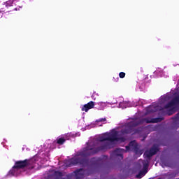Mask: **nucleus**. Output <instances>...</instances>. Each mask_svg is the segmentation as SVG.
<instances>
[{
	"label": "nucleus",
	"mask_w": 179,
	"mask_h": 179,
	"mask_svg": "<svg viewBox=\"0 0 179 179\" xmlns=\"http://www.w3.org/2000/svg\"><path fill=\"white\" fill-rule=\"evenodd\" d=\"M117 136L118 131H117L103 134L98 138V141L105 143L101 144V145L97 148H96L94 144L90 145L87 143V145L84 148L82 151L78 152L76 157L69 159V167L76 166V164H80V166H83V167L89 166V159H87V156H93V155H96L99 153V152L111 149V148H113V142L118 141Z\"/></svg>",
	"instance_id": "f257e3e1"
},
{
	"label": "nucleus",
	"mask_w": 179,
	"mask_h": 179,
	"mask_svg": "<svg viewBox=\"0 0 179 179\" xmlns=\"http://www.w3.org/2000/svg\"><path fill=\"white\" fill-rule=\"evenodd\" d=\"M29 159L15 162V165L8 172L9 176H15V174H16V173L17 172V170H20V169H24V167H27V166H29Z\"/></svg>",
	"instance_id": "f03ea898"
},
{
	"label": "nucleus",
	"mask_w": 179,
	"mask_h": 179,
	"mask_svg": "<svg viewBox=\"0 0 179 179\" xmlns=\"http://www.w3.org/2000/svg\"><path fill=\"white\" fill-rule=\"evenodd\" d=\"M139 125V122L132 121L127 124L124 128L121 129V134L122 135H128L129 134H132L134 131V128L135 127H138Z\"/></svg>",
	"instance_id": "7ed1b4c3"
},
{
	"label": "nucleus",
	"mask_w": 179,
	"mask_h": 179,
	"mask_svg": "<svg viewBox=\"0 0 179 179\" xmlns=\"http://www.w3.org/2000/svg\"><path fill=\"white\" fill-rule=\"evenodd\" d=\"M126 150H134L136 155H139V148H138V143L134 140L129 143V145L126 146Z\"/></svg>",
	"instance_id": "20e7f679"
},
{
	"label": "nucleus",
	"mask_w": 179,
	"mask_h": 179,
	"mask_svg": "<svg viewBox=\"0 0 179 179\" xmlns=\"http://www.w3.org/2000/svg\"><path fill=\"white\" fill-rule=\"evenodd\" d=\"M157 152H159V148L156 145H153L148 151L145 152L144 156L150 159L152 156H155Z\"/></svg>",
	"instance_id": "39448f33"
},
{
	"label": "nucleus",
	"mask_w": 179,
	"mask_h": 179,
	"mask_svg": "<svg viewBox=\"0 0 179 179\" xmlns=\"http://www.w3.org/2000/svg\"><path fill=\"white\" fill-rule=\"evenodd\" d=\"M164 120V117H157V118H151V117H145L143 119L144 122L146 124H157V122H162Z\"/></svg>",
	"instance_id": "423d86ee"
},
{
	"label": "nucleus",
	"mask_w": 179,
	"mask_h": 179,
	"mask_svg": "<svg viewBox=\"0 0 179 179\" xmlns=\"http://www.w3.org/2000/svg\"><path fill=\"white\" fill-rule=\"evenodd\" d=\"M124 152H127V151L124 149L117 148L111 153L110 156L111 157H113V156H116V157L119 156L120 157H121V159H124V155H122Z\"/></svg>",
	"instance_id": "0eeeda50"
},
{
	"label": "nucleus",
	"mask_w": 179,
	"mask_h": 179,
	"mask_svg": "<svg viewBox=\"0 0 179 179\" xmlns=\"http://www.w3.org/2000/svg\"><path fill=\"white\" fill-rule=\"evenodd\" d=\"M92 108H94V102L92 101L88 102L87 104H85L82 107L81 110L87 113V111H89V110H92Z\"/></svg>",
	"instance_id": "6e6552de"
},
{
	"label": "nucleus",
	"mask_w": 179,
	"mask_h": 179,
	"mask_svg": "<svg viewBox=\"0 0 179 179\" xmlns=\"http://www.w3.org/2000/svg\"><path fill=\"white\" fill-rule=\"evenodd\" d=\"M74 173L76 174V179H82L85 177V170L83 169H77Z\"/></svg>",
	"instance_id": "1a4fd4ad"
},
{
	"label": "nucleus",
	"mask_w": 179,
	"mask_h": 179,
	"mask_svg": "<svg viewBox=\"0 0 179 179\" xmlns=\"http://www.w3.org/2000/svg\"><path fill=\"white\" fill-rule=\"evenodd\" d=\"M91 162H92V163H94V164H95L96 166H101V164H103V163H104V162L103 161V159L101 157L99 158H92L91 159Z\"/></svg>",
	"instance_id": "9d476101"
},
{
	"label": "nucleus",
	"mask_w": 179,
	"mask_h": 179,
	"mask_svg": "<svg viewBox=\"0 0 179 179\" xmlns=\"http://www.w3.org/2000/svg\"><path fill=\"white\" fill-rule=\"evenodd\" d=\"M155 107L153 106H150L145 108L146 114H150V113H155Z\"/></svg>",
	"instance_id": "9b49d317"
},
{
	"label": "nucleus",
	"mask_w": 179,
	"mask_h": 179,
	"mask_svg": "<svg viewBox=\"0 0 179 179\" xmlns=\"http://www.w3.org/2000/svg\"><path fill=\"white\" fill-rule=\"evenodd\" d=\"M54 176H55V177H56V178L59 179V178H61V177H62L64 175L62 174V172L56 171H55V173H54Z\"/></svg>",
	"instance_id": "f8f14e48"
},
{
	"label": "nucleus",
	"mask_w": 179,
	"mask_h": 179,
	"mask_svg": "<svg viewBox=\"0 0 179 179\" xmlns=\"http://www.w3.org/2000/svg\"><path fill=\"white\" fill-rule=\"evenodd\" d=\"M66 141V139H65V138H59L57 139V143L58 145H64Z\"/></svg>",
	"instance_id": "ddd939ff"
},
{
	"label": "nucleus",
	"mask_w": 179,
	"mask_h": 179,
	"mask_svg": "<svg viewBox=\"0 0 179 179\" xmlns=\"http://www.w3.org/2000/svg\"><path fill=\"white\" fill-rule=\"evenodd\" d=\"M15 0H9L6 2V6L8 8L9 6H12L13 5V2Z\"/></svg>",
	"instance_id": "4468645a"
},
{
	"label": "nucleus",
	"mask_w": 179,
	"mask_h": 179,
	"mask_svg": "<svg viewBox=\"0 0 179 179\" xmlns=\"http://www.w3.org/2000/svg\"><path fill=\"white\" fill-rule=\"evenodd\" d=\"M146 173H148V171L139 172V173L138 175H136V178H142V175L143 174V176H145V174H146Z\"/></svg>",
	"instance_id": "2eb2a0df"
},
{
	"label": "nucleus",
	"mask_w": 179,
	"mask_h": 179,
	"mask_svg": "<svg viewBox=\"0 0 179 179\" xmlns=\"http://www.w3.org/2000/svg\"><path fill=\"white\" fill-rule=\"evenodd\" d=\"M106 121H107L106 117L96 120V122H106Z\"/></svg>",
	"instance_id": "dca6fc26"
},
{
	"label": "nucleus",
	"mask_w": 179,
	"mask_h": 179,
	"mask_svg": "<svg viewBox=\"0 0 179 179\" xmlns=\"http://www.w3.org/2000/svg\"><path fill=\"white\" fill-rule=\"evenodd\" d=\"M119 76H120V79H124V78H125V73L124 72H120L119 73Z\"/></svg>",
	"instance_id": "f3484780"
},
{
	"label": "nucleus",
	"mask_w": 179,
	"mask_h": 179,
	"mask_svg": "<svg viewBox=\"0 0 179 179\" xmlns=\"http://www.w3.org/2000/svg\"><path fill=\"white\" fill-rule=\"evenodd\" d=\"M118 141H121V142H125L127 139H125V138L124 137H120V138H118Z\"/></svg>",
	"instance_id": "a211bd4d"
},
{
	"label": "nucleus",
	"mask_w": 179,
	"mask_h": 179,
	"mask_svg": "<svg viewBox=\"0 0 179 179\" xmlns=\"http://www.w3.org/2000/svg\"><path fill=\"white\" fill-rule=\"evenodd\" d=\"M3 16V13L2 11H0V19Z\"/></svg>",
	"instance_id": "6ab92c4d"
},
{
	"label": "nucleus",
	"mask_w": 179,
	"mask_h": 179,
	"mask_svg": "<svg viewBox=\"0 0 179 179\" xmlns=\"http://www.w3.org/2000/svg\"><path fill=\"white\" fill-rule=\"evenodd\" d=\"M163 99H164V100H167V99H169V96H164L163 97Z\"/></svg>",
	"instance_id": "aec40b11"
},
{
	"label": "nucleus",
	"mask_w": 179,
	"mask_h": 179,
	"mask_svg": "<svg viewBox=\"0 0 179 179\" xmlns=\"http://www.w3.org/2000/svg\"><path fill=\"white\" fill-rule=\"evenodd\" d=\"M31 169H34V166L31 167Z\"/></svg>",
	"instance_id": "412c9836"
},
{
	"label": "nucleus",
	"mask_w": 179,
	"mask_h": 179,
	"mask_svg": "<svg viewBox=\"0 0 179 179\" xmlns=\"http://www.w3.org/2000/svg\"><path fill=\"white\" fill-rule=\"evenodd\" d=\"M29 1H34V0H29Z\"/></svg>",
	"instance_id": "4be33fe9"
}]
</instances>
